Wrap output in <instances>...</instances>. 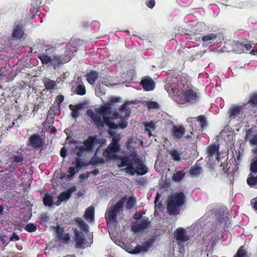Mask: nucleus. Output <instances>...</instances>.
I'll list each match as a JSON object with an SVG mask.
<instances>
[{
  "instance_id": "obj_54",
  "label": "nucleus",
  "mask_w": 257,
  "mask_h": 257,
  "mask_svg": "<svg viewBox=\"0 0 257 257\" xmlns=\"http://www.w3.org/2000/svg\"><path fill=\"white\" fill-rule=\"evenodd\" d=\"M158 103L155 101H151L148 103V106L149 109L156 108L158 107Z\"/></svg>"
},
{
  "instance_id": "obj_32",
  "label": "nucleus",
  "mask_w": 257,
  "mask_h": 257,
  "mask_svg": "<svg viewBox=\"0 0 257 257\" xmlns=\"http://www.w3.org/2000/svg\"><path fill=\"white\" fill-rule=\"evenodd\" d=\"M218 150L219 147L216 144L211 145L208 147V152L209 154L211 156L217 155L216 159L218 161H219L220 158L219 157V154L218 153Z\"/></svg>"
},
{
  "instance_id": "obj_48",
  "label": "nucleus",
  "mask_w": 257,
  "mask_h": 257,
  "mask_svg": "<svg viewBox=\"0 0 257 257\" xmlns=\"http://www.w3.org/2000/svg\"><path fill=\"white\" fill-rule=\"evenodd\" d=\"M25 229L29 232H33L36 230L37 226L34 223H29L26 225Z\"/></svg>"
},
{
  "instance_id": "obj_16",
  "label": "nucleus",
  "mask_w": 257,
  "mask_h": 257,
  "mask_svg": "<svg viewBox=\"0 0 257 257\" xmlns=\"http://www.w3.org/2000/svg\"><path fill=\"white\" fill-rule=\"evenodd\" d=\"M186 130L183 125H173L171 128V135L176 141L180 140L185 134Z\"/></svg>"
},
{
  "instance_id": "obj_22",
  "label": "nucleus",
  "mask_w": 257,
  "mask_h": 257,
  "mask_svg": "<svg viewBox=\"0 0 257 257\" xmlns=\"http://www.w3.org/2000/svg\"><path fill=\"white\" fill-rule=\"evenodd\" d=\"M38 58L40 60L42 63L44 65L51 64L55 66L59 64L57 62L56 59L54 60V58L49 57L47 55H44L43 54H39Z\"/></svg>"
},
{
  "instance_id": "obj_17",
  "label": "nucleus",
  "mask_w": 257,
  "mask_h": 257,
  "mask_svg": "<svg viewBox=\"0 0 257 257\" xmlns=\"http://www.w3.org/2000/svg\"><path fill=\"white\" fill-rule=\"evenodd\" d=\"M245 140L249 142V144L257 149V131L254 130L252 128L246 130Z\"/></svg>"
},
{
  "instance_id": "obj_49",
  "label": "nucleus",
  "mask_w": 257,
  "mask_h": 257,
  "mask_svg": "<svg viewBox=\"0 0 257 257\" xmlns=\"http://www.w3.org/2000/svg\"><path fill=\"white\" fill-rule=\"evenodd\" d=\"M221 166L222 167V169L225 173H227L229 171L230 165H229L227 159L225 160V161L221 163Z\"/></svg>"
},
{
  "instance_id": "obj_20",
  "label": "nucleus",
  "mask_w": 257,
  "mask_h": 257,
  "mask_svg": "<svg viewBox=\"0 0 257 257\" xmlns=\"http://www.w3.org/2000/svg\"><path fill=\"white\" fill-rule=\"evenodd\" d=\"M24 31L21 24L15 25L12 33V37L14 39H19L23 37Z\"/></svg>"
},
{
  "instance_id": "obj_13",
  "label": "nucleus",
  "mask_w": 257,
  "mask_h": 257,
  "mask_svg": "<svg viewBox=\"0 0 257 257\" xmlns=\"http://www.w3.org/2000/svg\"><path fill=\"white\" fill-rule=\"evenodd\" d=\"M215 224L211 228V230L215 231L218 230L220 231H224L227 226V216L224 214H216L215 219Z\"/></svg>"
},
{
  "instance_id": "obj_28",
  "label": "nucleus",
  "mask_w": 257,
  "mask_h": 257,
  "mask_svg": "<svg viewBox=\"0 0 257 257\" xmlns=\"http://www.w3.org/2000/svg\"><path fill=\"white\" fill-rule=\"evenodd\" d=\"M217 35L215 33H210L202 38V40L204 43H208L211 45L215 44V41L217 38Z\"/></svg>"
},
{
  "instance_id": "obj_37",
  "label": "nucleus",
  "mask_w": 257,
  "mask_h": 257,
  "mask_svg": "<svg viewBox=\"0 0 257 257\" xmlns=\"http://www.w3.org/2000/svg\"><path fill=\"white\" fill-rule=\"evenodd\" d=\"M186 173L184 170H180L175 173L173 176L172 179L176 182H179L185 177Z\"/></svg>"
},
{
  "instance_id": "obj_29",
  "label": "nucleus",
  "mask_w": 257,
  "mask_h": 257,
  "mask_svg": "<svg viewBox=\"0 0 257 257\" xmlns=\"http://www.w3.org/2000/svg\"><path fill=\"white\" fill-rule=\"evenodd\" d=\"M75 190V187H72L68 189L67 191L62 192L59 196V199L62 201H67L71 197L72 193Z\"/></svg>"
},
{
  "instance_id": "obj_9",
  "label": "nucleus",
  "mask_w": 257,
  "mask_h": 257,
  "mask_svg": "<svg viewBox=\"0 0 257 257\" xmlns=\"http://www.w3.org/2000/svg\"><path fill=\"white\" fill-rule=\"evenodd\" d=\"M102 143V140L97 139V137H89L87 139L83 142V145L78 146L77 142H75V146L76 148H79L80 152H92L94 147L99 144Z\"/></svg>"
},
{
  "instance_id": "obj_7",
  "label": "nucleus",
  "mask_w": 257,
  "mask_h": 257,
  "mask_svg": "<svg viewBox=\"0 0 257 257\" xmlns=\"http://www.w3.org/2000/svg\"><path fill=\"white\" fill-rule=\"evenodd\" d=\"M109 134L112 137L111 142L103 153V156L107 161L116 159L117 154L120 150L119 142L121 139V136L119 134L110 132Z\"/></svg>"
},
{
  "instance_id": "obj_53",
  "label": "nucleus",
  "mask_w": 257,
  "mask_h": 257,
  "mask_svg": "<svg viewBox=\"0 0 257 257\" xmlns=\"http://www.w3.org/2000/svg\"><path fill=\"white\" fill-rule=\"evenodd\" d=\"M146 5L148 8L152 9L155 6V0H148L146 2Z\"/></svg>"
},
{
  "instance_id": "obj_46",
  "label": "nucleus",
  "mask_w": 257,
  "mask_h": 257,
  "mask_svg": "<svg viewBox=\"0 0 257 257\" xmlns=\"http://www.w3.org/2000/svg\"><path fill=\"white\" fill-rule=\"evenodd\" d=\"M234 257H247L245 247L243 246H240Z\"/></svg>"
},
{
  "instance_id": "obj_14",
  "label": "nucleus",
  "mask_w": 257,
  "mask_h": 257,
  "mask_svg": "<svg viewBox=\"0 0 257 257\" xmlns=\"http://www.w3.org/2000/svg\"><path fill=\"white\" fill-rule=\"evenodd\" d=\"M151 224L149 218L145 217L140 220L137 221L132 225V230L135 232L142 231L147 229Z\"/></svg>"
},
{
  "instance_id": "obj_36",
  "label": "nucleus",
  "mask_w": 257,
  "mask_h": 257,
  "mask_svg": "<svg viewBox=\"0 0 257 257\" xmlns=\"http://www.w3.org/2000/svg\"><path fill=\"white\" fill-rule=\"evenodd\" d=\"M57 235L59 240L64 243H68L70 239L69 233H63L62 231H57Z\"/></svg>"
},
{
  "instance_id": "obj_26",
  "label": "nucleus",
  "mask_w": 257,
  "mask_h": 257,
  "mask_svg": "<svg viewBox=\"0 0 257 257\" xmlns=\"http://www.w3.org/2000/svg\"><path fill=\"white\" fill-rule=\"evenodd\" d=\"M203 219H199L191 227V229L194 234L196 235L201 234L202 232V225L204 224Z\"/></svg>"
},
{
  "instance_id": "obj_57",
  "label": "nucleus",
  "mask_w": 257,
  "mask_h": 257,
  "mask_svg": "<svg viewBox=\"0 0 257 257\" xmlns=\"http://www.w3.org/2000/svg\"><path fill=\"white\" fill-rule=\"evenodd\" d=\"M68 172L70 174L71 177L77 173V170L75 169V167H69L68 168Z\"/></svg>"
},
{
  "instance_id": "obj_33",
  "label": "nucleus",
  "mask_w": 257,
  "mask_h": 257,
  "mask_svg": "<svg viewBox=\"0 0 257 257\" xmlns=\"http://www.w3.org/2000/svg\"><path fill=\"white\" fill-rule=\"evenodd\" d=\"M87 80L90 84L95 83L98 77V73L95 71H92L86 75Z\"/></svg>"
},
{
  "instance_id": "obj_1",
  "label": "nucleus",
  "mask_w": 257,
  "mask_h": 257,
  "mask_svg": "<svg viewBox=\"0 0 257 257\" xmlns=\"http://www.w3.org/2000/svg\"><path fill=\"white\" fill-rule=\"evenodd\" d=\"M111 109L110 104H105L94 110L88 109L87 114L98 128H102L104 124L112 129L125 128L127 123L126 120L131 113L127 104H123L118 112L112 113Z\"/></svg>"
},
{
  "instance_id": "obj_24",
  "label": "nucleus",
  "mask_w": 257,
  "mask_h": 257,
  "mask_svg": "<svg viewBox=\"0 0 257 257\" xmlns=\"http://www.w3.org/2000/svg\"><path fill=\"white\" fill-rule=\"evenodd\" d=\"M220 135L227 143H233L234 142L235 135L231 131L223 130L221 132Z\"/></svg>"
},
{
  "instance_id": "obj_62",
  "label": "nucleus",
  "mask_w": 257,
  "mask_h": 257,
  "mask_svg": "<svg viewBox=\"0 0 257 257\" xmlns=\"http://www.w3.org/2000/svg\"><path fill=\"white\" fill-rule=\"evenodd\" d=\"M6 235H0V241L2 242L3 244H6V245H7L8 243H6V241L5 239Z\"/></svg>"
},
{
  "instance_id": "obj_19",
  "label": "nucleus",
  "mask_w": 257,
  "mask_h": 257,
  "mask_svg": "<svg viewBox=\"0 0 257 257\" xmlns=\"http://www.w3.org/2000/svg\"><path fill=\"white\" fill-rule=\"evenodd\" d=\"M140 84L143 86L144 90L146 91H152L155 87V83L150 76H146L143 78Z\"/></svg>"
},
{
  "instance_id": "obj_50",
  "label": "nucleus",
  "mask_w": 257,
  "mask_h": 257,
  "mask_svg": "<svg viewBox=\"0 0 257 257\" xmlns=\"http://www.w3.org/2000/svg\"><path fill=\"white\" fill-rule=\"evenodd\" d=\"M7 71L6 67H2L0 69V81L7 76Z\"/></svg>"
},
{
  "instance_id": "obj_31",
  "label": "nucleus",
  "mask_w": 257,
  "mask_h": 257,
  "mask_svg": "<svg viewBox=\"0 0 257 257\" xmlns=\"http://www.w3.org/2000/svg\"><path fill=\"white\" fill-rule=\"evenodd\" d=\"M44 85L46 89L51 90L55 89L57 86L56 82L48 78H45L43 80Z\"/></svg>"
},
{
  "instance_id": "obj_42",
  "label": "nucleus",
  "mask_w": 257,
  "mask_h": 257,
  "mask_svg": "<svg viewBox=\"0 0 257 257\" xmlns=\"http://www.w3.org/2000/svg\"><path fill=\"white\" fill-rule=\"evenodd\" d=\"M244 104L246 105L247 108H249L250 106L253 107L257 106V94L253 95L249 101L246 104Z\"/></svg>"
},
{
  "instance_id": "obj_15",
  "label": "nucleus",
  "mask_w": 257,
  "mask_h": 257,
  "mask_svg": "<svg viewBox=\"0 0 257 257\" xmlns=\"http://www.w3.org/2000/svg\"><path fill=\"white\" fill-rule=\"evenodd\" d=\"M174 235L177 243L180 245H183L189 239L185 229L183 227L178 228L174 232Z\"/></svg>"
},
{
  "instance_id": "obj_39",
  "label": "nucleus",
  "mask_w": 257,
  "mask_h": 257,
  "mask_svg": "<svg viewBox=\"0 0 257 257\" xmlns=\"http://www.w3.org/2000/svg\"><path fill=\"white\" fill-rule=\"evenodd\" d=\"M76 221L78 224V225L80 228L84 232H86L88 231L89 226L82 218H77L76 219Z\"/></svg>"
},
{
  "instance_id": "obj_11",
  "label": "nucleus",
  "mask_w": 257,
  "mask_h": 257,
  "mask_svg": "<svg viewBox=\"0 0 257 257\" xmlns=\"http://www.w3.org/2000/svg\"><path fill=\"white\" fill-rule=\"evenodd\" d=\"M187 122L191 123L192 130L194 131H201L207 123L206 118L203 115L197 118H188Z\"/></svg>"
},
{
  "instance_id": "obj_45",
  "label": "nucleus",
  "mask_w": 257,
  "mask_h": 257,
  "mask_svg": "<svg viewBox=\"0 0 257 257\" xmlns=\"http://www.w3.org/2000/svg\"><path fill=\"white\" fill-rule=\"evenodd\" d=\"M43 202L45 206H51L53 204V197L50 195L46 194L45 195Z\"/></svg>"
},
{
  "instance_id": "obj_34",
  "label": "nucleus",
  "mask_w": 257,
  "mask_h": 257,
  "mask_svg": "<svg viewBox=\"0 0 257 257\" xmlns=\"http://www.w3.org/2000/svg\"><path fill=\"white\" fill-rule=\"evenodd\" d=\"M99 150V147H98L97 149L94 154V156L92 157V158L91 160L90 163L93 165H97L99 164H103L105 162L103 158L97 156V153Z\"/></svg>"
},
{
  "instance_id": "obj_3",
  "label": "nucleus",
  "mask_w": 257,
  "mask_h": 257,
  "mask_svg": "<svg viewBox=\"0 0 257 257\" xmlns=\"http://www.w3.org/2000/svg\"><path fill=\"white\" fill-rule=\"evenodd\" d=\"M126 201V197H122L115 205H113L112 200L108 203L105 217L107 225L115 224L117 222V216L123 211L124 204Z\"/></svg>"
},
{
  "instance_id": "obj_64",
  "label": "nucleus",
  "mask_w": 257,
  "mask_h": 257,
  "mask_svg": "<svg viewBox=\"0 0 257 257\" xmlns=\"http://www.w3.org/2000/svg\"><path fill=\"white\" fill-rule=\"evenodd\" d=\"M142 214L136 213L134 215V218L136 220H138L142 217Z\"/></svg>"
},
{
  "instance_id": "obj_44",
  "label": "nucleus",
  "mask_w": 257,
  "mask_h": 257,
  "mask_svg": "<svg viewBox=\"0 0 257 257\" xmlns=\"http://www.w3.org/2000/svg\"><path fill=\"white\" fill-rule=\"evenodd\" d=\"M137 200L136 198L134 197H130L126 201V207L128 209L132 208L136 204Z\"/></svg>"
},
{
  "instance_id": "obj_51",
  "label": "nucleus",
  "mask_w": 257,
  "mask_h": 257,
  "mask_svg": "<svg viewBox=\"0 0 257 257\" xmlns=\"http://www.w3.org/2000/svg\"><path fill=\"white\" fill-rule=\"evenodd\" d=\"M40 223L42 224L45 222H47L49 221V217L46 214H42L40 217Z\"/></svg>"
},
{
  "instance_id": "obj_40",
  "label": "nucleus",
  "mask_w": 257,
  "mask_h": 257,
  "mask_svg": "<svg viewBox=\"0 0 257 257\" xmlns=\"http://www.w3.org/2000/svg\"><path fill=\"white\" fill-rule=\"evenodd\" d=\"M69 107L70 109L72 110V116L74 118L77 117L79 115V110L80 109V107L79 105L70 104Z\"/></svg>"
},
{
  "instance_id": "obj_61",
  "label": "nucleus",
  "mask_w": 257,
  "mask_h": 257,
  "mask_svg": "<svg viewBox=\"0 0 257 257\" xmlns=\"http://www.w3.org/2000/svg\"><path fill=\"white\" fill-rule=\"evenodd\" d=\"M121 100V98L119 97H112L110 99V101L111 103L120 102Z\"/></svg>"
},
{
  "instance_id": "obj_47",
  "label": "nucleus",
  "mask_w": 257,
  "mask_h": 257,
  "mask_svg": "<svg viewBox=\"0 0 257 257\" xmlns=\"http://www.w3.org/2000/svg\"><path fill=\"white\" fill-rule=\"evenodd\" d=\"M105 89L101 88L100 84H97L95 87V94L96 96L101 97L105 94Z\"/></svg>"
},
{
  "instance_id": "obj_43",
  "label": "nucleus",
  "mask_w": 257,
  "mask_h": 257,
  "mask_svg": "<svg viewBox=\"0 0 257 257\" xmlns=\"http://www.w3.org/2000/svg\"><path fill=\"white\" fill-rule=\"evenodd\" d=\"M246 181L250 187H253L257 184V176L254 177L251 173L249 175Z\"/></svg>"
},
{
  "instance_id": "obj_6",
  "label": "nucleus",
  "mask_w": 257,
  "mask_h": 257,
  "mask_svg": "<svg viewBox=\"0 0 257 257\" xmlns=\"http://www.w3.org/2000/svg\"><path fill=\"white\" fill-rule=\"evenodd\" d=\"M186 196L182 192L176 193L168 199L167 211L171 215H177L179 213L181 207L185 201Z\"/></svg>"
},
{
  "instance_id": "obj_21",
  "label": "nucleus",
  "mask_w": 257,
  "mask_h": 257,
  "mask_svg": "<svg viewBox=\"0 0 257 257\" xmlns=\"http://www.w3.org/2000/svg\"><path fill=\"white\" fill-rule=\"evenodd\" d=\"M152 245V243L149 241H146L141 244L137 245L133 251V253L137 254L148 251L151 248Z\"/></svg>"
},
{
  "instance_id": "obj_30",
  "label": "nucleus",
  "mask_w": 257,
  "mask_h": 257,
  "mask_svg": "<svg viewBox=\"0 0 257 257\" xmlns=\"http://www.w3.org/2000/svg\"><path fill=\"white\" fill-rule=\"evenodd\" d=\"M73 88L74 92L77 94L83 95L86 93L85 87L83 82L79 80L76 87H74Z\"/></svg>"
},
{
  "instance_id": "obj_52",
  "label": "nucleus",
  "mask_w": 257,
  "mask_h": 257,
  "mask_svg": "<svg viewBox=\"0 0 257 257\" xmlns=\"http://www.w3.org/2000/svg\"><path fill=\"white\" fill-rule=\"evenodd\" d=\"M164 207L163 205L161 203L157 202L156 204H155V213H158L159 211H162L164 209Z\"/></svg>"
},
{
  "instance_id": "obj_25",
  "label": "nucleus",
  "mask_w": 257,
  "mask_h": 257,
  "mask_svg": "<svg viewBox=\"0 0 257 257\" xmlns=\"http://www.w3.org/2000/svg\"><path fill=\"white\" fill-rule=\"evenodd\" d=\"M12 158L14 163L22 165L25 159V156L22 152H14L12 155Z\"/></svg>"
},
{
  "instance_id": "obj_35",
  "label": "nucleus",
  "mask_w": 257,
  "mask_h": 257,
  "mask_svg": "<svg viewBox=\"0 0 257 257\" xmlns=\"http://www.w3.org/2000/svg\"><path fill=\"white\" fill-rule=\"evenodd\" d=\"M156 128V122L151 121L145 124V132L150 137L152 136L151 132Z\"/></svg>"
},
{
  "instance_id": "obj_41",
  "label": "nucleus",
  "mask_w": 257,
  "mask_h": 257,
  "mask_svg": "<svg viewBox=\"0 0 257 257\" xmlns=\"http://www.w3.org/2000/svg\"><path fill=\"white\" fill-rule=\"evenodd\" d=\"M170 154L175 161L179 162L181 161V153L178 150L174 149L170 151Z\"/></svg>"
},
{
  "instance_id": "obj_58",
  "label": "nucleus",
  "mask_w": 257,
  "mask_h": 257,
  "mask_svg": "<svg viewBox=\"0 0 257 257\" xmlns=\"http://www.w3.org/2000/svg\"><path fill=\"white\" fill-rule=\"evenodd\" d=\"M67 150L66 149V147H63L60 151V154L61 157L63 158H65L67 156Z\"/></svg>"
},
{
  "instance_id": "obj_8",
  "label": "nucleus",
  "mask_w": 257,
  "mask_h": 257,
  "mask_svg": "<svg viewBox=\"0 0 257 257\" xmlns=\"http://www.w3.org/2000/svg\"><path fill=\"white\" fill-rule=\"evenodd\" d=\"M198 100V94L192 88L184 86L181 92L175 97V101L179 104L193 103Z\"/></svg>"
},
{
  "instance_id": "obj_55",
  "label": "nucleus",
  "mask_w": 257,
  "mask_h": 257,
  "mask_svg": "<svg viewBox=\"0 0 257 257\" xmlns=\"http://www.w3.org/2000/svg\"><path fill=\"white\" fill-rule=\"evenodd\" d=\"M10 240L11 241H18L20 240V237L16 233H13Z\"/></svg>"
},
{
  "instance_id": "obj_63",
  "label": "nucleus",
  "mask_w": 257,
  "mask_h": 257,
  "mask_svg": "<svg viewBox=\"0 0 257 257\" xmlns=\"http://www.w3.org/2000/svg\"><path fill=\"white\" fill-rule=\"evenodd\" d=\"M74 167H75V169L76 170H77V172H78L80 170L81 166L79 161L77 162L76 165Z\"/></svg>"
},
{
  "instance_id": "obj_38",
  "label": "nucleus",
  "mask_w": 257,
  "mask_h": 257,
  "mask_svg": "<svg viewBox=\"0 0 257 257\" xmlns=\"http://www.w3.org/2000/svg\"><path fill=\"white\" fill-rule=\"evenodd\" d=\"M250 170L251 173H257V152L254 153L253 158L251 161Z\"/></svg>"
},
{
  "instance_id": "obj_4",
  "label": "nucleus",
  "mask_w": 257,
  "mask_h": 257,
  "mask_svg": "<svg viewBox=\"0 0 257 257\" xmlns=\"http://www.w3.org/2000/svg\"><path fill=\"white\" fill-rule=\"evenodd\" d=\"M77 51V49L73 46L70 43L68 44L66 46V50L64 55L59 56L56 55L55 53V49L53 47L48 48L45 49V52L42 53L44 55H47L49 57L56 59L57 62L59 64L66 63L69 62L74 56V53Z\"/></svg>"
},
{
  "instance_id": "obj_18",
  "label": "nucleus",
  "mask_w": 257,
  "mask_h": 257,
  "mask_svg": "<svg viewBox=\"0 0 257 257\" xmlns=\"http://www.w3.org/2000/svg\"><path fill=\"white\" fill-rule=\"evenodd\" d=\"M28 145L33 148L40 149L43 146V140L38 134H34L29 138Z\"/></svg>"
},
{
  "instance_id": "obj_10",
  "label": "nucleus",
  "mask_w": 257,
  "mask_h": 257,
  "mask_svg": "<svg viewBox=\"0 0 257 257\" xmlns=\"http://www.w3.org/2000/svg\"><path fill=\"white\" fill-rule=\"evenodd\" d=\"M246 105H235L232 106L229 110V117L231 119L236 118L238 121H242L244 117V113L247 112Z\"/></svg>"
},
{
  "instance_id": "obj_12",
  "label": "nucleus",
  "mask_w": 257,
  "mask_h": 257,
  "mask_svg": "<svg viewBox=\"0 0 257 257\" xmlns=\"http://www.w3.org/2000/svg\"><path fill=\"white\" fill-rule=\"evenodd\" d=\"M75 241L77 248H84L89 246L92 242L90 238L85 239L83 233L77 231L75 232Z\"/></svg>"
},
{
  "instance_id": "obj_5",
  "label": "nucleus",
  "mask_w": 257,
  "mask_h": 257,
  "mask_svg": "<svg viewBox=\"0 0 257 257\" xmlns=\"http://www.w3.org/2000/svg\"><path fill=\"white\" fill-rule=\"evenodd\" d=\"M184 86L180 77L172 76L167 78L165 88L169 95L175 100V97L181 92Z\"/></svg>"
},
{
  "instance_id": "obj_23",
  "label": "nucleus",
  "mask_w": 257,
  "mask_h": 257,
  "mask_svg": "<svg viewBox=\"0 0 257 257\" xmlns=\"http://www.w3.org/2000/svg\"><path fill=\"white\" fill-rule=\"evenodd\" d=\"M203 168L198 164L191 166L189 169V174L191 177L197 178L203 172Z\"/></svg>"
},
{
  "instance_id": "obj_27",
  "label": "nucleus",
  "mask_w": 257,
  "mask_h": 257,
  "mask_svg": "<svg viewBox=\"0 0 257 257\" xmlns=\"http://www.w3.org/2000/svg\"><path fill=\"white\" fill-rule=\"evenodd\" d=\"M85 219L88 222H91L94 220V208L91 206L88 207L84 213Z\"/></svg>"
},
{
  "instance_id": "obj_59",
  "label": "nucleus",
  "mask_w": 257,
  "mask_h": 257,
  "mask_svg": "<svg viewBox=\"0 0 257 257\" xmlns=\"http://www.w3.org/2000/svg\"><path fill=\"white\" fill-rule=\"evenodd\" d=\"M101 83L102 84H103L104 85H105V86H112V84L111 83L109 80H108L107 79L105 78H103L102 80H101Z\"/></svg>"
},
{
  "instance_id": "obj_2",
  "label": "nucleus",
  "mask_w": 257,
  "mask_h": 257,
  "mask_svg": "<svg viewBox=\"0 0 257 257\" xmlns=\"http://www.w3.org/2000/svg\"><path fill=\"white\" fill-rule=\"evenodd\" d=\"M133 138H129L126 147L131 152L129 156L121 157L117 162L118 167H125V172L132 176L137 174L143 175L148 172V168L143 164L142 159L135 151L137 148Z\"/></svg>"
},
{
  "instance_id": "obj_60",
  "label": "nucleus",
  "mask_w": 257,
  "mask_h": 257,
  "mask_svg": "<svg viewBox=\"0 0 257 257\" xmlns=\"http://www.w3.org/2000/svg\"><path fill=\"white\" fill-rule=\"evenodd\" d=\"M64 100V96L63 95H58L56 98V102L58 104L61 103Z\"/></svg>"
},
{
  "instance_id": "obj_56",
  "label": "nucleus",
  "mask_w": 257,
  "mask_h": 257,
  "mask_svg": "<svg viewBox=\"0 0 257 257\" xmlns=\"http://www.w3.org/2000/svg\"><path fill=\"white\" fill-rule=\"evenodd\" d=\"M250 203L252 206L253 208L257 211V197L252 199L250 201Z\"/></svg>"
}]
</instances>
